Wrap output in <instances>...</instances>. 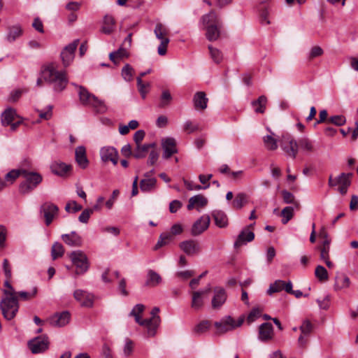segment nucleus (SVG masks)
Listing matches in <instances>:
<instances>
[{"label": "nucleus", "instance_id": "nucleus-1", "mask_svg": "<svg viewBox=\"0 0 358 358\" xmlns=\"http://www.w3.org/2000/svg\"><path fill=\"white\" fill-rule=\"evenodd\" d=\"M43 80L53 84L54 90L62 92L64 90L68 83V79L65 71H58L55 69L53 64L48 65L41 70V78H38L36 85H42Z\"/></svg>", "mask_w": 358, "mask_h": 358}, {"label": "nucleus", "instance_id": "nucleus-2", "mask_svg": "<svg viewBox=\"0 0 358 358\" xmlns=\"http://www.w3.org/2000/svg\"><path fill=\"white\" fill-rule=\"evenodd\" d=\"M79 100L82 105L92 108L96 113L103 114L108 110L103 101L90 93L85 87L78 86Z\"/></svg>", "mask_w": 358, "mask_h": 358}, {"label": "nucleus", "instance_id": "nucleus-3", "mask_svg": "<svg viewBox=\"0 0 358 358\" xmlns=\"http://www.w3.org/2000/svg\"><path fill=\"white\" fill-rule=\"evenodd\" d=\"M6 295L0 301V309L3 317L7 320H13L19 310V302L16 296L6 289H3Z\"/></svg>", "mask_w": 358, "mask_h": 358}, {"label": "nucleus", "instance_id": "nucleus-4", "mask_svg": "<svg viewBox=\"0 0 358 358\" xmlns=\"http://www.w3.org/2000/svg\"><path fill=\"white\" fill-rule=\"evenodd\" d=\"M202 22L206 26L207 39L210 41H216L220 36L219 27H221L222 22L215 10H212L204 15L202 17Z\"/></svg>", "mask_w": 358, "mask_h": 358}, {"label": "nucleus", "instance_id": "nucleus-5", "mask_svg": "<svg viewBox=\"0 0 358 358\" xmlns=\"http://www.w3.org/2000/svg\"><path fill=\"white\" fill-rule=\"evenodd\" d=\"M22 176L24 178L25 180L20 183L19 190L23 194L31 192L43 180L42 176L34 171L22 169Z\"/></svg>", "mask_w": 358, "mask_h": 358}, {"label": "nucleus", "instance_id": "nucleus-6", "mask_svg": "<svg viewBox=\"0 0 358 358\" xmlns=\"http://www.w3.org/2000/svg\"><path fill=\"white\" fill-rule=\"evenodd\" d=\"M244 320L245 317L243 315L241 316L237 321L229 315L223 317L220 321L214 323L216 328V334L221 335L241 327Z\"/></svg>", "mask_w": 358, "mask_h": 358}, {"label": "nucleus", "instance_id": "nucleus-7", "mask_svg": "<svg viewBox=\"0 0 358 358\" xmlns=\"http://www.w3.org/2000/svg\"><path fill=\"white\" fill-rule=\"evenodd\" d=\"M73 264L76 267L77 275L83 274L89 268V262L87 255L81 250H76L69 254Z\"/></svg>", "mask_w": 358, "mask_h": 358}, {"label": "nucleus", "instance_id": "nucleus-8", "mask_svg": "<svg viewBox=\"0 0 358 358\" xmlns=\"http://www.w3.org/2000/svg\"><path fill=\"white\" fill-rule=\"evenodd\" d=\"M280 146L285 154L294 159L298 153V144L293 137L289 134L282 136L280 140Z\"/></svg>", "mask_w": 358, "mask_h": 358}, {"label": "nucleus", "instance_id": "nucleus-9", "mask_svg": "<svg viewBox=\"0 0 358 358\" xmlns=\"http://www.w3.org/2000/svg\"><path fill=\"white\" fill-rule=\"evenodd\" d=\"M156 37L161 41V43L158 47L157 52L159 55H164L166 53V48L169 43V39L166 37L168 34V30L161 23L156 24L155 30Z\"/></svg>", "mask_w": 358, "mask_h": 358}, {"label": "nucleus", "instance_id": "nucleus-10", "mask_svg": "<svg viewBox=\"0 0 358 358\" xmlns=\"http://www.w3.org/2000/svg\"><path fill=\"white\" fill-rule=\"evenodd\" d=\"M48 337L45 335L35 337L28 342V346L34 354L45 352L49 347Z\"/></svg>", "mask_w": 358, "mask_h": 358}, {"label": "nucleus", "instance_id": "nucleus-11", "mask_svg": "<svg viewBox=\"0 0 358 358\" xmlns=\"http://www.w3.org/2000/svg\"><path fill=\"white\" fill-rule=\"evenodd\" d=\"M159 308L158 307H154L150 313L151 317L149 319H145L148 321V323L144 325L147 328L148 336L150 337L155 336L157 330L160 324L161 318L158 313Z\"/></svg>", "mask_w": 358, "mask_h": 358}, {"label": "nucleus", "instance_id": "nucleus-12", "mask_svg": "<svg viewBox=\"0 0 358 358\" xmlns=\"http://www.w3.org/2000/svg\"><path fill=\"white\" fill-rule=\"evenodd\" d=\"M79 40L76 39L66 45L61 52V59L63 65L67 67L73 62L75 57V51L78 45Z\"/></svg>", "mask_w": 358, "mask_h": 358}, {"label": "nucleus", "instance_id": "nucleus-13", "mask_svg": "<svg viewBox=\"0 0 358 358\" xmlns=\"http://www.w3.org/2000/svg\"><path fill=\"white\" fill-rule=\"evenodd\" d=\"M59 208L54 203L46 202L41 206V212L43 213L45 224L50 225L54 217L58 214Z\"/></svg>", "mask_w": 358, "mask_h": 358}, {"label": "nucleus", "instance_id": "nucleus-14", "mask_svg": "<svg viewBox=\"0 0 358 358\" xmlns=\"http://www.w3.org/2000/svg\"><path fill=\"white\" fill-rule=\"evenodd\" d=\"M75 299L81 306L92 308L94 305V295L83 289H76L73 293Z\"/></svg>", "mask_w": 358, "mask_h": 358}, {"label": "nucleus", "instance_id": "nucleus-15", "mask_svg": "<svg viewBox=\"0 0 358 358\" xmlns=\"http://www.w3.org/2000/svg\"><path fill=\"white\" fill-rule=\"evenodd\" d=\"M70 320V313L68 311L57 313L48 319L50 325L54 327H62L66 325Z\"/></svg>", "mask_w": 358, "mask_h": 358}, {"label": "nucleus", "instance_id": "nucleus-16", "mask_svg": "<svg viewBox=\"0 0 358 358\" xmlns=\"http://www.w3.org/2000/svg\"><path fill=\"white\" fill-rule=\"evenodd\" d=\"M214 295L211 301L212 308L215 310L220 309L226 302L227 295L224 288L216 287L213 289Z\"/></svg>", "mask_w": 358, "mask_h": 358}, {"label": "nucleus", "instance_id": "nucleus-17", "mask_svg": "<svg viewBox=\"0 0 358 358\" xmlns=\"http://www.w3.org/2000/svg\"><path fill=\"white\" fill-rule=\"evenodd\" d=\"M101 159L104 162H111L116 165L118 162V152L113 147H103L100 150Z\"/></svg>", "mask_w": 358, "mask_h": 358}, {"label": "nucleus", "instance_id": "nucleus-18", "mask_svg": "<svg viewBox=\"0 0 358 358\" xmlns=\"http://www.w3.org/2000/svg\"><path fill=\"white\" fill-rule=\"evenodd\" d=\"M162 145L164 150L163 157L169 159L172 155L178 152L176 148V142L173 138L168 137L162 139Z\"/></svg>", "mask_w": 358, "mask_h": 358}, {"label": "nucleus", "instance_id": "nucleus-19", "mask_svg": "<svg viewBox=\"0 0 358 358\" xmlns=\"http://www.w3.org/2000/svg\"><path fill=\"white\" fill-rule=\"evenodd\" d=\"M61 238L65 244L71 247H80L83 245L82 237L74 231L69 234H62Z\"/></svg>", "mask_w": 358, "mask_h": 358}, {"label": "nucleus", "instance_id": "nucleus-20", "mask_svg": "<svg viewBox=\"0 0 358 358\" xmlns=\"http://www.w3.org/2000/svg\"><path fill=\"white\" fill-rule=\"evenodd\" d=\"M273 336V327L269 322L262 324L259 327V339L262 341H267L272 339Z\"/></svg>", "mask_w": 358, "mask_h": 358}, {"label": "nucleus", "instance_id": "nucleus-21", "mask_svg": "<svg viewBox=\"0 0 358 358\" xmlns=\"http://www.w3.org/2000/svg\"><path fill=\"white\" fill-rule=\"evenodd\" d=\"M254 238L255 234L252 231H248V229H244L238 236L234 246L235 248H238L248 242H251Z\"/></svg>", "mask_w": 358, "mask_h": 358}, {"label": "nucleus", "instance_id": "nucleus-22", "mask_svg": "<svg viewBox=\"0 0 358 358\" xmlns=\"http://www.w3.org/2000/svg\"><path fill=\"white\" fill-rule=\"evenodd\" d=\"M180 248L187 255H192L199 253L200 251V247L199 243H197L195 241L193 240H189L181 242L180 243Z\"/></svg>", "mask_w": 358, "mask_h": 358}, {"label": "nucleus", "instance_id": "nucleus-23", "mask_svg": "<svg viewBox=\"0 0 358 358\" xmlns=\"http://www.w3.org/2000/svg\"><path fill=\"white\" fill-rule=\"evenodd\" d=\"M210 218L208 216L201 217L193 224L192 228V234L194 236L201 234L209 226Z\"/></svg>", "mask_w": 358, "mask_h": 358}, {"label": "nucleus", "instance_id": "nucleus-24", "mask_svg": "<svg viewBox=\"0 0 358 358\" xmlns=\"http://www.w3.org/2000/svg\"><path fill=\"white\" fill-rule=\"evenodd\" d=\"M76 162L83 169H86L89 164V160L86 156V150L84 146H78L75 151Z\"/></svg>", "mask_w": 358, "mask_h": 358}, {"label": "nucleus", "instance_id": "nucleus-25", "mask_svg": "<svg viewBox=\"0 0 358 358\" xmlns=\"http://www.w3.org/2000/svg\"><path fill=\"white\" fill-rule=\"evenodd\" d=\"M50 168L54 174L59 176H64L71 171L72 166L62 162H55L51 164Z\"/></svg>", "mask_w": 358, "mask_h": 358}, {"label": "nucleus", "instance_id": "nucleus-26", "mask_svg": "<svg viewBox=\"0 0 358 358\" xmlns=\"http://www.w3.org/2000/svg\"><path fill=\"white\" fill-rule=\"evenodd\" d=\"M208 98L205 92H197L193 97L194 106L196 110H203L207 108Z\"/></svg>", "mask_w": 358, "mask_h": 358}, {"label": "nucleus", "instance_id": "nucleus-27", "mask_svg": "<svg viewBox=\"0 0 358 358\" xmlns=\"http://www.w3.org/2000/svg\"><path fill=\"white\" fill-rule=\"evenodd\" d=\"M208 203V199L201 194H197L194 196H192L189 199V202L187 204V209L189 210L195 208H202L206 206Z\"/></svg>", "mask_w": 358, "mask_h": 358}, {"label": "nucleus", "instance_id": "nucleus-28", "mask_svg": "<svg viewBox=\"0 0 358 358\" xmlns=\"http://www.w3.org/2000/svg\"><path fill=\"white\" fill-rule=\"evenodd\" d=\"M296 142L298 144V148H299L306 154H311L316 151L314 142L307 137L301 138Z\"/></svg>", "mask_w": 358, "mask_h": 358}, {"label": "nucleus", "instance_id": "nucleus-29", "mask_svg": "<svg viewBox=\"0 0 358 358\" xmlns=\"http://www.w3.org/2000/svg\"><path fill=\"white\" fill-rule=\"evenodd\" d=\"M162 282L161 275L154 270L149 269L147 273L145 285L148 287H156Z\"/></svg>", "mask_w": 358, "mask_h": 358}, {"label": "nucleus", "instance_id": "nucleus-30", "mask_svg": "<svg viewBox=\"0 0 358 358\" xmlns=\"http://www.w3.org/2000/svg\"><path fill=\"white\" fill-rule=\"evenodd\" d=\"M115 26V20L114 17L112 15H106L103 17V26L101 31L105 34H110L114 31Z\"/></svg>", "mask_w": 358, "mask_h": 358}, {"label": "nucleus", "instance_id": "nucleus-31", "mask_svg": "<svg viewBox=\"0 0 358 358\" xmlns=\"http://www.w3.org/2000/svg\"><path fill=\"white\" fill-rule=\"evenodd\" d=\"M145 306L139 303L136 304L129 313V316H133L135 318V321L141 326H143L148 323V321L145 319H141L140 314L143 312Z\"/></svg>", "mask_w": 358, "mask_h": 358}, {"label": "nucleus", "instance_id": "nucleus-32", "mask_svg": "<svg viewBox=\"0 0 358 358\" xmlns=\"http://www.w3.org/2000/svg\"><path fill=\"white\" fill-rule=\"evenodd\" d=\"M350 285V278L345 274H340L335 278V290H341L349 287Z\"/></svg>", "mask_w": 358, "mask_h": 358}, {"label": "nucleus", "instance_id": "nucleus-33", "mask_svg": "<svg viewBox=\"0 0 358 358\" xmlns=\"http://www.w3.org/2000/svg\"><path fill=\"white\" fill-rule=\"evenodd\" d=\"M204 305V297L201 295V292H197L196 291L192 293V302H191V308L198 311L201 310Z\"/></svg>", "mask_w": 358, "mask_h": 358}, {"label": "nucleus", "instance_id": "nucleus-34", "mask_svg": "<svg viewBox=\"0 0 358 358\" xmlns=\"http://www.w3.org/2000/svg\"><path fill=\"white\" fill-rule=\"evenodd\" d=\"M213 217L215 220V224L220 227L224 228L228 224V219L227 215L222 210H215L213 213Z\"/></svg>", "mask_w": 358, "mask_h": 358}, {"label": "nucleus", "instance_id": "nucleus-35", "mask_svg": "<svg viewBox=\"0 0 358 358\" xmlns=\"http://www.w3.org/2000/svg\"><path fill=\"white\" fill-rule=\"evenodd\" d=\"M248 202V196L244 192H239L232 201V206L235 209H241Z\"/></svg>", "mask_w": 358, "mask_h": 358}, {"label": "nucleus", "instance_id": "nucleus-36", "mask_svg": "<svg viewBox=\"0 0 358 358\" xmlns=\"http://www.w3.org/2000/svg\"><path fill=\"white\" fill-rule=\"evenodd\" d=\"M22 34V29L20 26L15 25L8 27L6 39L8 42L13 43Z\"/></svg>", "mask_w": 358, "mask_h": 358}, {"label": "nucleus", "instance_id": "nucleus-37", "mask_svg": "<svg viewBox=\"0 0 358 358\" xmlns=\"http://www.w3.org/2000/svg\"><path fill=\"white\" fill-rule=\"evenodd\" d=\"M16 116V111L13 108H7L1 114V124L3 126H8L15 120Z\"/></svg>", "mask_w": 358, "mask_h": 358}, {"label": "nucleus", "instance_id": "nucleus-38", "mask_svg": "<svg viewBox=\"0 0 358 358\" xmlns=\"http://www.w3.org/2000/svg\"><path fill=\"white\" fill-rule=\"evenodd\" d=\"M275 134L271 131V135L263 137L265 148L268 150H275L278 148V141L274 138Z\"/></svg>", "mask_w": 358, "mask_h": 358}, {"label": "nucleus", "instance_id": "nucleus-39", "mask_svg": "<svg viewBox=\"0 0 358 358\" xmlns=\"http://www.w3.org/2000/svg\"><path fill=\"white\" fill-rule=\"evenodd\" d=\"M157 180L152 178H144L140 182V188L142 192H150L155 188Z\"/></svg>", "mask_w": 358, "mask_h": 358}, {"label": "nucleus", "instance_id": "nucleus-40", "mask_svg": "<svg viewBox=\"0 0 358 358\" xmlns=\"http://www.w3.org/2000/svg\"><path fill=\"white\" fill-rule=\"evenodd\" d=\"M266 102L267 98L264 95H262L257 100L252 101V106L255 108L256 113H263L265 110Z\"/></svg>", "mask_w": 358, "mask_h": 358}, {"label": "nucleus", "instance_id": "nucleus-41", "mask_svg": "<svg viewBox=\"0 0 358 358\" xmlns=\"http://www.w3.org/2000/svg\"><path fill=\"white\" fill-rule=\"evenodd\" d=\"M128 56L127 50L120 47L117 50L110 52L109 58L114 64H117L119 59L128 57Z\"/></svg>", "mask_w": 358, "mask_h": 358}, {"label": "nucleus", "instance_id": "nucleus-42", "mask_svg": "<svg viewBox=\"0 0 358 358\" xmlns=\"http://www.w3.org/2000/svg\"><path fill=\"white\" fill-rule=\"evenodd\" d=\"M353 173H341L338 177H336V183L338 186L350 187L351 185V178Z\"/></svg>", "mask_w": 358, "mask_h": 358}, {"label": "nucleus", "instance_id": "nucleus-43", "mask_svg": "<svg viewBox=\"0 0 358 358\" xmlns=\"http://www.w3.org/2000/svg\"><path fill=\"white\" fill-rule=\"evenodd\" d=\"M64 253V248L63 245H62V243H60L59 242H55L52 245V249H51V256H52V259L55 260V259H57L58 257L63 256Z\"/></svg>", "mask_w": 358, "mask_h": 358}, {"label": "nucleus", "instance_id": "nucleus-44", "mask_svg": "<svg viewBox=\"0 0 358 358\" xmlns=\"http://www.w3.org/2000/svg\"><path fill=\"white\" fill-rule=\"evenodd\" d=\"M210 326V321L203 320L195 326V327L194 328V333L197 335H201L206 332L209 329Z\"/></svg>", "mask_w": 358, "mask_h": 358}, {"label": "nucleus", "instance_id": "nucleus-45", "mask_svg": "<svg viewBox=\"0 0 358 358\" xmlns=\"http://www.w3.org/2000/svg\"><path fill=\"white\" fill-rule=\"evenodd\" d=\"M282 217V223L287 224L294 216V208L292 206H286L281 211Z\"/></svg>", "mask_w": 358, "mask_h": 358}, {"label": "nucleus", "instance_id": "nucleus-46", "mask_svg": "<svg viewBox=\"0 0 358 358\" xmlns=\"http://www.w3.org/2000/svg\"><path fill=\"white\" fill-rule=\"evenodd\" d=\"M210 55L211 59L216 64H219L222 61L223 55L222 52L217 48H213L212 45H208Z\"/></svg>", "mask_w": 358, "mask_h": 358}, {"label": "nucleus", "instance_id": "nucleus-47", "mask_svg": "<svg viewBox=\"0 0 358 358\" xmlns=\"http://www.w3.org/2000/svg\"><path fill=\"white\" fill-rule=\"evenodd\" d=\"M315 275L320 281H326L329 278L327 269L321 265L315 268Z\"/></svg>", "mask_w": 358, "mask_h": 358}, {"label": "nucleus", "instance_id": "nucleus-48", "mask_svg": "<svg viewBox=\"0 0 358 358\" xmlns=\"http://www.w3.org/2000/svg\"><path fill=\"white\" fill-rule=\"evenodd\" d=\"M22 175V169L21 170H16L13 169L9 171L8 173L5 176V182L6 185L7 183L8 184H13L14 181L20 176Z\"/></svg>", "mask_w": 358, "mask_h": 358}, {"label": "nucleus", "instance_id": "nucleus-49", "mask_svg": "<svg viewBox=\"0 0 358 358\" xmlns=\"http://www.w3.org/2000/svg\"><path fill=\"white\" fill-rule=\"evenodd\" d=\"M148 151V146L145 145V144L141 145L137 144L136 145V148L134 150V152L133 154V156L136 159H142L145 157V153Z\"/></svg>", "mask_w": 358, "mask_h": 358}, {"label": "nucleus", "instance_id": "nucleus-50", "mask_svg": "<svg viewBox=\"0 0 358 358\" xmlns=\"http://www.w3.org/2000/svg\"><path fill=\"white\" fill-rule=\"evenodd\" d=\"M133 73L134 69L129 64H126L122 69V76L127 82H129L132 80Z\"/></svg>", "mask_w": 358, "mask_h": 358}, {"label": "nucleus", "instance_id": "nucleus-51", "mask_svg": "<svg viewBox=\"0 0 358 358\" xmlns=\"http://www.w3.org/2000/svg\"><path fill=\"white\" fill-rule=\"evenodd\" d=\"M37 292H38V289L36 287H34L30 292L20 291V292H17L16 294L22 300L28 301V300H30V299L34 298L36 296Z\"/></svg>", "mask_w": 358, "mask_h": 358}, {"label": "nucleus", "instance_id": "nucleus-52", "mask_svg": "<svg viewBox=\"0 0 358 358\" xmlns=\"http://www.w3.org/2000/svg\"><path fill=\"white\" fill-rule=\"evenodd\" d=\"M136 80L138 89L141 94V96H142L143 99H145L147 93L148 92L150 83H143V80L141 78V77H138Z\"/></svg>", "mask_w": 358, "mask_h": 358}, {"label": "nucleus", "instance_id": "nucleus-53", "mask_svg": "<svg viewBox=\"0 0 358 358\" xmlns=\"http://www.w3.org/2000/svg\"><path fill=\"white\" fill-rule=\"evenodd\" d=\"M283 280H275L273 283L270 285L269 288L267 290V293L268 294H272L273 293L278 292L283 290Z\"/></svg>", "mask_w": 358, "mask_h": 358}, {"label": "nucleus", "instance_id": "nucleus-54", "mask_svg": "<svg viewBox=\"0 0 358 358\" xmlns=\"http://www.w3.org/2000/svg\"><path fill=\"white\" fill-rule=\"evenodd\" d=\"M283 201L285 203H292L294 204L296 207L299 206V203L295 201L294 196L292 193L284 189L281 192Z\"/></svg>", "mask_w": 358, "mask_h": 358}, {"label": "nucleus", "instance_id": "nucleus-55", "mask_svg": "<svg viewBox=\"0 0 358 358\" xmlns=\"http://www.w3.org/2000/svg\"><path fill=\"white\" fill-rule=\"evenodd\" d=\"M301 334L305 336H308L313 329V325L308 320H305L303 321L301 325L299 327Z\"/></svg>", "mask_w": 358, "mask_h": 358}, {"label": "nucleus", "instance_id": "nucleus-56", "mask_svg": "<svg viewBox=\"0 0 358 358\" xmlns=\"http://www.w3.org/2000/svg\"><path fill=\"white\" fill-rule=\"evenodd\" d=\"M330 240L326 239L322 242V246L320 248V259H327L329 256Z\"/></svg>", "mask_w": 358, "mask_h": 358}, {"label": "nucleus", "instance_id": "nucleus-57", "mask_svg": "<svg viewBox=\"0 0 358 358\" xmlns=\"http://www.w3.org/2000/svg\"><path fill=\"white\" fill-rule=\"evenodd\" d=\"M324 53V50H322V48L320 46H313L308 55V60H312L316 57H320L323 55Z\"/></svg>", "mask_w": 358, "mask_h": 358}, {"label": "nucleus", "instance_id": "nucleus-58", "mask_svg": "<svg viewBox=\"0 0 358 358\" xmlns=\"http://www.w3.org/2000/svg\"><path fill=\"white\" fill-rule=\"evenodd\" d=\"M183 182H184L186 188L189 191L206 189L210 187V184H208L207 185L202 187L200 185H196L193 182L188 181L185 179H183Z\"/></svg>", "mask_w": 358, "mask_h": 358}, {"label": "nucleus", "instance_id": "nucleus-59", "mask_svg": "<svg viewBox=\"0 0 358 358\" xmlns=\"http://www.w3.org/2000/svg\"><path fill=\"white\" fill-rule=\"evenodd\" d=\"M327 122L334 124L336 126H342L345 123L346 119L345 116L342 115H338L330 117L327 120Z\"/></svg>", "mask_w": 358, "mask_h": 358}, {"label": "nucleus", "instance_id": "nucleus-60", "mask_svg": "<svg viewBox=\"0 0 358 358\" xmlns=\"http://www.w3.org/2000/svg\"><path fill=\"white\" fill-rule=\"evenodd\" d=\"M183 129L185 131L190 134L199 130V127L198 124H193L192 121L187 120L184 123Z\"/></svg>", "mask_w": 358, "mask_h": 358}, {"label": "nucleus", "instance_id": "nucleus-61", "mask_svg": "<svg viewBox=\"0 0 358 358\" xmlns=\"http://www.w3.org/2000/svg\"><path fill=\"white\" fill-rule=\"evenodd\" d=\"M171 99L172 96L170 92L168 90L163 91L161 96L160 107H164L167 106Z\"/></svg>", "mask_w": 358, "mask_h": 358}, {"label": "nucleus", "instance_id": "nucleus-62", "mask_svg": "<svg viewBox=\"0 0 358 358\" xmlns=\"http://www.w3.org/2000/svg\"><path fill=\"white\" fill-rule=\"evenodd\" d=\"M93 213V210L86 208L78 217V220L82 223H87L90 215Z\"/></svg>", "mask_w": 358, "mask_h": 358}, {"label": "nucleus", "instance_id": "nucleus-63", "mask_svg": "<svg viewBox=\"0 0 358 358\" xmlns=\"http://www.w3.org/2000/svg\"><path fill=\"white\" fill-rule=\"evenodd\" d=\"M52 106L50 105L47 107V109L45 111L37 110L40 118L43 120H49L51 118L52 115Z\"/></svg>", "mask_w": 358, "mask_h": 358}, {"label": "nucleus", "instance_id": "nucleus-64", "mask_svg": "<svg viewBox=\"0 0 358 358\" xmlns=\"http://www.w3.org/2000/svg\"><path fill=\"white\" fill-rule=\"evenodd\" d=\"M7 236V229L5 226L0 224V250L5 247Z\"/></svg>", "mask_w": 358, "mask_h": 358}]
</instances>
